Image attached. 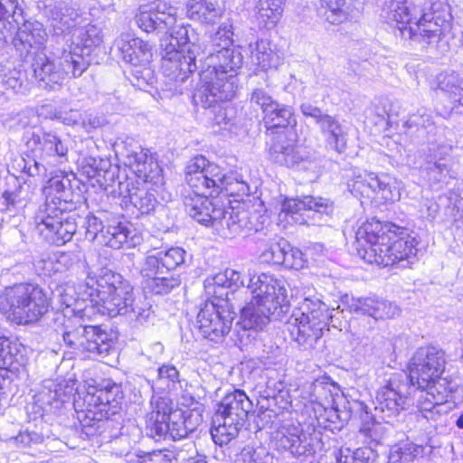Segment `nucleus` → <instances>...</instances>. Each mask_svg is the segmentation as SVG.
<instances>
[{"label": "nucleus", "instance_id": "obj_1", "mask_svg": "<svg viewBox=\"0 0 463 463\" xmlns=\"http://www.w3.org/2000/svg\"><path fill=\"white\" fill-rule=\"evenodd\" d=\"M177 8L165 0H155L140 5L135 16L137 25L146 33H168L177 49L194 50L200 55V83L193 101L204 109L230 100L235 94L236 72L242 65V55L233 46V26L222 23L216 31H209L203 39L189 24L175 25Z\"/></svg>", "mask_w": 463, "mask_h": 463}, {"label": "nucleus", "instance_id": "obj_2", "mask_svg": "<svg viewBox=\"0 0 463 463\" xmlns=\"http://www.w3.org/2000/svg\"><path fill=\"white\" fill-rule=\"evenodd\" d=\"M185 180L193 189L184 197L185 212L198 223L213 226L215 230L222 208L217 206L209 196L226 195L243 197L250 194V186L241 174L225 171L210 162L203 156L192 158L185 167Z\"/></svg>", "mask_w": 463, "mask_h": 463}, {"label": "nucleus", "instance_id": "obj_3", "mask_svg": "<svg viewBox=\"0 0 463 463\" xmlns=\"http://www.w3.org/2000/svg\"><path fill=\"white\" fill-rule=\"evenodd\" d=\"M87 269L85 281L79 285V295L83 300L100 303L102 312L112 317L126 316L140 326L154 322L152 305L137 302L132 285L122 275L112 270H102L96 276L89 267Z\"/></svg>", "mask_w": 463, "mask_h": 463}, {"label": "nucleus", "instance_id": "obj_4", "mask_svg": "<svg viewBox=\"0 0 463 463\" xmlns=\"http://www.w3.org/2000/svg\"><path fill=\"white\" fill-rule=\"evenodd\" d=\"M354 238L359 256L368 263L408 268L417 259L415 238L392 223L366 221L356 230Z\"/></svg>", "mask_w": 463, "mask_h": 463}, {"label": "nucleus", "instance_id": "obj_5", "mask_svg": "<svg viewBox=\"0 0 463 463\" xmlns=\"http://www.w3.org/2000/svg\"><path fill=\"white\" fill-rule=\"evenodd\" d=\"M44 193L45 202L38 206L33 217L34 230L46 242L62 246L71 241L80 219L74 212L76 203L71 181L65 176L52 177Z\"/></svg>", "mask_w": 463, "mask_h": 463}, {"label": "nucleus", "instance_id": "obj_6", "mask_svg": "<svg viewBox=\"0 0 463 463\" xmlns=\"http://www.w3.org/2000/svg\"><path fill=\"white\" fill-rule=\"evenodd\" d=\"M252 298L241 309L240 324L245 330H261L270 320H281L289 310L286 281L261 273L249 279Z\"/></svg>", "mask_w": 463, "mask_h": 463}, {"label": "nucleus", "instance_id": "obj_7", "mask_svg": "<svg viewBox=\"0 0 463 463\" xmlns=\"http://www.w3.org/2000/svg\"><path fill=\"white\" fill-rule=\"evenodd\" d=\"M50 305L46 291L37 284L16 283L0 294V312L19 325L39 321Z\"/></svg>", "mask_w": 463, "mask_h": 463}, {"label": "nucleus", "instance_id": "obj_8", "mask_svg": "<svg viewBox=\"0 0 463 463\" xmlns=\"http://www.w3.org/2000/svg\"><path fill=\"white\" fill-rule=\"evenodd\" d=\"M332 320V312L325 303L319 299L305 298L288 318L286 328L295 342L305 349H310L322 337L323 330Z\"/></svg>", "mask_w": 463, "mask_h": 463}, {"label": "nucleus", "instance_id": "obj_9", "mask_svg": "<svg viewBox=\"0 0 463 463\" xmlns=\"http://www.w3.org/2000/svg\"><path fill=\"white\" fill-rule=\"evenodd\" d=\"M185 255V250L180 247L148 254L140 269L145 288L154 294L165 295L179 287V276L171 272L184 263Z\"/></svg>", "mask_w": 463, "mask_h": 463}, {"label": "nucleus", "instance_id": "obj_10", "mask_svg": "<svg viewBox=\"0 0 463 463\" xmlns=\"http://www.w3.org/2000/svg\"><path fill=\"white\" fill-rule=\"evenodd\" d=\"M252 402L242 390L226 394L213 418L211 435L215 444H228L247 420Z\"/></svg>", "mask_w": 463, "mask_h": 463}, {"label": "nucleus", "instance_id": "obj_11", "mask_svg": "<svg viewBox=\"0 0 463 463\" xmlns=\"http://www.w3.org/2000/svg\"><path fill=\"white\" fill-rule=\"evenodd\" d=\"M420 18L415 27H402V34L420 48H435L441 40L443 24L450 18V7L441 0H417Z\"/></svg>", "mask_w": 463, "mask_h": 463}, {"label": "nucleus", "instance_id": "obj_12", "mask_svg": "<svg viewBox=\"0 0 463 463\" xmlns=\"http://www.w3.org/2000/svg\"><path fill=\"white\" fill-rule=\"evenodd\" d=\"M62 326L63 341L74 351L87 352L100 359L115 352L111 335L100 326H84L79 317L64 319Z\"/></svg>", "mask_w": 463, "mask_h": 463}, {"label": "nucleus", "instance_id": "obj_13", "mask_svg": "<svg viewBox=\"0 0 463 463\" xmlns=\"http://www.w3.org/2000/svg\"><path fill=\"white\" fill-rule=\"evenodd\" d=\"M89 66V61L75 52L63 53L57 61L40 52L32 63L35 78L51 90L61 86L66 79L80 77Z\"/></svg>", "mask_w": 463, "mask_h": 463}, {"label": "nucleus", "instance_id": "obj_14", "mask_svg": "<svg viewBox=\"0 0 463 463\" xmlns=\"http://www.w3.org/2000/svg\"><path fill=\"white\" fill-rule=\"evenodd\" d=\"M445 364V354L441 349L432 345L418 348L409 364L411 384L420 390H433L435 383L444 372Z\"/></svg>", "mask_w": 463, "mask_h": 463}, {"label": "nucleus", "instance_id": "obj_15", "mask_svg": "<svg viewBox=\"0 0 463 463\" xmlns=\"http://www.w3.org/2000/svg\"><path fill=\"white\" fill-rule=\"evenodd\" d=\"M146 428L154 439L173 440L186 438L189 433L184 419V411L173 409L169 400L158 398L146 420Z\"/></svg>", "mask_w": 463, "mask_h": 463}, {"label": "nucleus", "instance_id": "obj_16", "mask_svg": "<svg viewBox=\"0 0 463 463\" xmlns=\"http://www.w3.org/2000/svg\"><path fill=\"white\" fill-rule=\"evenodd\" d=\"M24 139L27 148L33 154V160L25 162L24 165V170L31 176L45 175L46 166L42 161L47 157L66 159L68 145L54 133H44L41 137L34 131H27Z\"/></svg>", "mask_w": 463, "mask_h": 463}, {"label": "nucleus", "instance_id": "obj_17", "mask_svg": "<svg viewBox=\"0 0 463 463\" xmlns=\"http://www.w3.org/2000/svg\"><path fill=\"white\" fill-rule=\"evenodd\" d=\"M160 47L162 73L170 82L183 83L198 69L196 61L200 55H196L194 50L186 52L184 49H177L168 38L161 39Z\"/></svg>", "mask_w": 463, "mask_h": 463}, {"label": "nucleus", "instance_id": "obj_18", "mask_svg": "<svg viewBox=\"0 0 463 463\" xmlns=\"http://www.w3.org/2000/svg\"><path fill=\"white\" fill-rule=\"evenodd\" d=\"M275 445L278 449L288 451L300 463H313L317 441L300 426L290 424L278 430Z\"/></svg>", "mask_w": 463, "mask_h": 463}, {"label": "nucleus", "instance_id": "obj_19", "mask_svg": "<svg viewBox=\"0 0 463 463\" xmlns=\"http://www.w3.org/2000/svg\"><path fill=\"white\" fill-rule=\"evenodd\" d=\"M235 313L225 306L205 302L197 315L201 335L218 343L230 332Z\"/></svg>", "mask_w": 463, "mask_h": 463}, {"label": "nucleus", "instance_id": "obj_20", "mask_svg": "<svg viewBox=\"0 0 463 463\" xmlns=\"http://www.w3.org/2000/svg\"><path fill=\"white\" fill-rule=\"evenodd\" d=\"M335 210L334 202L329 198L320 196H304L298 198H285L281 204V212L290 215L298 224H310L308 219L313 215H330ZM311 224H317L314 221Z\"/></svg>", "mask_w": 463, "mask_h": 463}, {"label": "nucleus", "instance_id": "obj_21", "mask_svg": "<svg viewBox=\"0 0 463 463\" xmlns=\"http://www.w3.org/2000/svg\"><path fill=\"white\" fill-rule=\"evenodd\" d=\"M410 386L401 383L396 377L380 388L375 396V411L383 413V420H387L407 410L411 405Z\"/></svg>", "mask_w": 463, "mask_h": 463}, {"label": "nucleus", "instance_id": "obj_22", "mask_svg": "<svg viewBox=\"0 0 463 463\" xmlns=\"http://www.w3.org/2000/svg\"><path fill=\"white\" fill-rule=\"evenodd\" d=\"M269 156L272 161L288 167H297L308 161V153L301 146H297V134L295 131H277L272 137L269 147Z\"/></svg>", "mask_w": 463, "mask_h": 463}, {"label": "nucleus", "instance_id": "obj_23", "mask_svg": "<svg viewBox=\"0 0 463 463\" xmlns=\"http://www.w3.org/2000/svg\"><path fill=\"white\" fill-rule=\"evenodd\" d=\"M260 216L256 212L244 208H232L231 211L222 209V217L218 222L216 231L225 238H232L241 234L244 236L250 232H258L262 229Z\"/></svg>", "mask_w": 463, "mask_h": 463}, {"label": "nucleus", "instance_id": "obj_24", "mask_svg": "<svg viewBox=\"0 0 463 463\" xmlns=\"http://www.w3.org/2000/svg\"><path fill=\"white\" fill-rule=\"evenodd\" d=\"M354 192L376 203H387L395 200V187L392 177L365 173L355 178L352 184Z\"/></svg>", "mask_w": 463, "mask_h": 463}, {"label": "nucleus", "instance_id": "obj_25", "mask_svg": "<svg viewBox=\"0 0 463 463\" xmlns=\"http://www.w3.org/2000/svg\"><path fill=\"white\" fill-rule=\"evenodd\" d=\"M85 225L88 234L93 239L99 237L102 243L108 247L120 249L124 244H128L129 247L135 244L134 237H130L131 232L122 222H113L105 226L99 217L88 214Z\"/></svg>", "mask_w": 463, "mask_h": 463}, {"label": "nucleus", "instance_id": "obj_26", "mask_svg": "<svg viewBox=\"0 0 463 463\" xmlns=\"http://www.w3.org/2000/svg\"><path fill=\"white\" fill-rule=\"evenodd\" d=\"M124 399L121 385L107 382L93 393H88L86 401L106 417L115 415L120 409Z\"/></svg>", "mask_w": 463, "mask_h": 463}, {"label": "nucleus", "instance_id": "obj_27", "mask_svg": "<svg viewBox=\"0 0 463 463\" xmlns=\"http://www.w3.org/2000/svg\"><path fill=\"white\" fill-rule=\"evenodd\" d=\"M114 46L121 58L135 67L146 66L151 60V45L139 38H130L128 34H121L114 42Z\"/></svg>", "mask_w": 463, "mask_h": 463}, {"label": "nucleus", "instance_id": "obj_28", "mask_svg": "<svg viewBox=\"0 0 463 463\" xmlns=\"http://www.w3.org/2000/svg\"><path fill=\"white\" fill-rule=\"evenodd\" d=\"M350 312L366 315L374 319H389L400 314V308L395 304L375 298H351L347 301Z\"/></svg>", "mask_w": 463, "mask_h": 463}, {"label": "nucleus", "instance_id": "obj_29", "mask_svg": "<svg viewBox=\"0 0 463 463\" xmlns=\"http://www.w3.org/2000/svg\"><path fill=\"white\" fill-rule=\"evenodd\" d=\"M14 33L12 43L21 56L28 54L32 48L42 45L47 36L43 24L38 21L24 20Z\"/></svg>", "mask_w": 463, "mask_h": 463}, {"label": "nucleus", "instance_id": "obj_30", "mask_svg": "<svg viewBox=\"0 0 463 463\" xmlns=\"http://www.w3.org/2000/svg\"><path fill=\"white\" fill-rule=\"evenodd\" d=\"M263 123L269 134L275 137L277 131H293L289 127H295L297 119L291 107L277 102L263 115Z\"/></svg>", "mask_w": 463, "mask_h": 463}, {"label": "nucleus", "instance_id": "obj_31", "mask_svg": "<svg viewBox=\"0 0 463 463\" xmlns=\"http://www.w3.org/2000/svg\"><path fill=\"white\" fill-rule=\"evenodd\" d=\"M24 19V10L17 0H0V39L11 38Z\"/></svg>", "mask_w": 463, "mask_h": 463}, {"label": "nucleus", "instance_id": "obj_32", "mask_svg": "<svg viewBox=\"0 0 463 463\" xmlns=\"http://www.w3.org/2000/svg\"><path fill=\"white\" fill-rule=\"evenodd\" d=\"M321 134L325 137L326 146L337 152L344 153L347 146V131L336 118L327 115L318 124Z\"/></svg>", "mask_w": 463, "mask_h": 463}, {"label": "nucleus", "instance_id": "obj_33", "mask_svg": "<svg viewBox=\"0 0 463 463\" xmlns=\"http://www.w3.org/2000/svg\"><path fill=\"white\" fill-rule=\"evenodd\" d=\"M412 5L413 6L411 9L407 5L406 0H389L383 8L385 17L390 21L397 23L402 38L404 37L402 34V27H413L411 25L412 21L416 20L418 22L420 18V14L417 13L419 12L417 0Z\"/></svg>", "mask_w": 463, "mask_h": 463}, {"label": "nucleus", "instance_id": "obj_34", "mask_svg": "<svg viewBox=\"0 0 463 463\" xmlns=\"http://www.w3.org/2000/svg\"><path fill=\"white\" fill-rule=\"evenodd\" d=\"M286 0H259L254 6V17L259 26L272 29L280 21Z\"/></svg>", "mask_w": 463, "mask_h": 463}, {"label": "nucleus", "instance_id": "obj_35", "mask_svg": "<svg viewBox=\"0 0 463 463\" xmlns=\"http://www.w3.org/2000/svg\"><path fill=\"white\" fill-rule=\"evenodd\" d=\"M187 14L192 20L213 24L222 16L223 11L217 0H189Z\"/></svg>", "mask_w": 463, "mask_h": 463}, {"label": "nucleus", "instance_id": "obj_36", "mask_svg": "<svg viewBox=\"0 0 463 463\" xmlns=\"http://www.w3.org/2000/svg\"><path fill=\"white\" fill-rule=\"evenodd\" d=\"M51 438V430L48 424L41 420L33 426H28L22 430L17 436L12 439L14 442L23 448H31L43 443Z\"/></svg>", "mask_w": 463, "mask_h": 463}, {"label": "nucleus", "instance_id": "obj_37", "mask_svg": "<svg viewBox=\"0 0 463 463\" xmlns=\"http://www.w3.org/2000/svg\"><path fill=\"white\" fill-rule=\"evenodd\" d=\"M51 15L57 33H71L77 26L78 11L64 2L56 5L51 10Z\"/></svg>", "mask_w": 463, "mask_h": 463}, {"label": "nucleus", "instance_id": "obj_38", "mask_svg": "<svg viewBox=\"0 0 463 463\" xmlns=\"http://www.w3.org/2000/svg\"><path fill=\"white\" fill-rule=\"evenodd\" d=\"M250 44L251 58L256 64L262 70H268L272 67H278L280 63L279 53L272 49V44L269 40H258L254 47Z\"/></svg>", "mask_w": 463, "mask_h": 463}, {"label": "nucleus", "instance_id": "obj_39", "mask_svg": "<svg viewBox=\"0 0 463 463\" xmlns=\"http://www.w3.org/2000/svg\"><path fill=\"white\" fill-rule=\"evenodd\" d=\"M427 390L428 392L419 398V412L427 420H436L437 417L444 412V397L440 394L436 396L432 390Z\"/></svg>", "mask_w": 463, "mask_h": 463}, {"label": "nucleus", "instance_id": "obj_40", "mask_svg": "<svg viewBox=\"0 0 463 463\" xmlns=\"http://www.w3.org/2000/svg\"><path fill=\"white\" fill-rule=\"evenodd\" d=\"M20 345L0 335V369L16 370L21 364L23 355L19 353Z\"/></svg>", "mask_w": 463, "mask_h": 463}, {"label": "nucleus", "instance_id": "obj_41", "mask_svg": "<svg viewBox=\"0 0 463 463\" xmlns=\"http://www.w3.org/2000/svg\"><path fill=\"white\" fill-rule=\"evenodd\" d=\"M288 248V242L283 239L269 240L260 250V260L267 264L281 265L285 260V250Z\"/></svg>", "mask_w": 463, "mask_h": 463}, {"label": "nucleus", "instance_id": "obj_42", "mask_svg": "<svg viewBox=\"0 0 463 463\" xmlns=\"http://www.w3.org/2000/svg\"><path fill=\"white\" fill-rule=\"evenodd\" d=\"M325 9L324 16L332 24H339L347 20L350 5L347 0H321Z\"/></svg>", "mask_w": 463, "mask_h": 463}, {"label": "nucleus", "instance_id": "obj_43", "mask_svg": "<svg viewBox=\"0 0 463 463\" xmlns=\"http://www.w3.org/2000/svg\"><path fill=\"white\" fill-rule=\"evenodd\" d=\"M128 196L129 202L141 214H147L152 212L157 203L154 194L144 188H128Z\"/></svg>", "mask_w": 463, "mask_h": 463}, {"label": "nucleus", "instance_id": "obj_44", "mask_svg": "<svg viewBox=\"0 0 463 463\" xmlns=\"http://www.w3.org/2000/svg\"><path fill=\"white\" fill-rule=\"evenodd\" d=\"M439 88L449 94L453 102L463 105V80L455 73L446 74L439 81Z\"/></svg>", "mask_w": 463, "mask_h": 463}, {"label": "nucleus", "instance_id": "obj_45", "mask_svg": "<svg viewBox=\"0 0 463 463\" xmlns=\"http://www.w3.org/2000/svg\"><path fill=\"white\" fill-rule=\"evenodd\" d=\"M0 77L3 86L14 92H24L28 90L30 83L24 71L14 68L1 74Z\"/></svg>", "mask_w": 463, "mask_h": 463}, {"label": "nucleus", "instance_id": "obj_46", "mask_svg": "<svg viewBox=\"0 0 463 463\" xmlns=\"http://www.w3.org/2000/svg\"><path fill=\"white\" fill-rule=\"evenodd\" d=\"M206 293L214 298V300L209 301L213 304L225 306L230 308L229 294L232 293L225 283L217 284L216 275L211 279H207L204 283Z\"/></svg>", "mask_w": 463, "mask_h": 463}, {"label": "nucleus", "instance_id": "obj_47", "mask_svg": "<svg viewBox=\"0 0 463 463\" xmlns=\"http://www.w3.org/2000/svg\"><path fill=\"white\" fill-rule=\"evenodd\" d=\"M39 263H43V270L45 274L52 272H61L62 270L69 269L73 264V258L71 254L61 252L54 254L53 257H49L47 260H42Z\"/></svg>", "mask_w": 463, "mask_h": 463}, {"label": "nucleus", "instance_id": "obj_48", "mask_svg": "<svg viewBox=\"0 0 463 463\" xmlns=\"http://www.w3.org/2000/svg\"><path fill=\"white\" fill-rule=\"evenodd\" d=\"M250 279H252V277L241 276L240 272L232 269H227L223 272L216 274L217 284L225 283L232 293L241 287L246 286L248 288Z\"/></svg>", "mask_w": 463, "mask_h": 463}, {"label": "nucleus", "instance_id": "obj_49", "mask_svg": "<svg viewBox=\"0 0 463 463\" xmlns=\"http://www.w3.org/2000/svg\"><path fill=\"white\" fill-rule=\"evenodd\" d=\"M417 452V448L413 444H397L390 449L388 463H410Z\"/></svg>", "mask_w": 463, "mask_h": 463}, {"label": "nucleus", "instance_id": "obj_50", "mask_svg": "<svg viewBox=\"0 0 463 463\" xmlns=\"http://www.w3.org/2000/svg\"><path fill=\"white\" fill-rule=\"evenodd\" d=\"M77 33L78 45L85 48L98 46L102 43L101 31L96 25L89 24L75 30Z\"/></svg>", "mask_w": 463, "mask_h": 463}, {"label": "nucleus", "instance_id": "obj_51", "mask_svg": "<svg viewBox=\"0 0 463 463\" xmlns=\"http://www.w3.org/2000/svg\"><path fill=\"white\" fill-rule=\"evenodd\" d=\"M126 164H128L129 167L133 168L135 172L139 173L140 175L144 174V176L146 177V165L147 161V154L143 148L137 146L131 150L126 149Z\"/></svg>", "mask_w": 463, "mask_h": 463}, {"label": "nucleus", "instance_id": "obj_52", "mask_svg": "<svg viewBox=\"0 0 463 463\" xmlns=\"http://www.w3.org/2000/svg\"><path fill=\"white\" fill-rule=\"evenodd\" d=\"M305 254L298 248L292 247L288 243V248L285 250V260L281 263L286 269H301L307 264Z\"/></svg>", "mask_w": 463, "mask_h": 463}, {"label": "nucleus", "instance_id": "obj_53", "mask_svg": "<svg viewBox=\"0 0 463 463\" xmlns=\"http://www.w3.org/2000/svg\"><path fill=\"white\" fill-rule=\"evenodd\" d=\"M425 170L429 179L435 183L446 182L447 178L450 177V169L445 163H429Z\"/></svg>", "mask_w": 463, "mask_h": 463}, {"label": "nucleus", "instance_id": "obj_54", "mask_svg": "<svg viewBox=\"0 0 463 463\" xmlns=\"http://www.w3.org/2000/svg\"><path fill=\"white\" fill-rule=\"evenodd\" d=\"M272 457L263 449L244 448L241 451L242 463H272Z\"/></svg>", "mask_w": 463, "mask_h": 463}, {"label": "nucleus", "instance_id": "obj_55", "mask_svg": "<svg viewBox=\"0 0 463 463\" xmlns=\"http://www.w3.org/2000/svg\"><path fill=\"white\" fill-rule=\"evenodd\" d=\"M432 125L431 117L425 112L420 111L411 114L404 122L405 128L408 129H415L416 131H419L421 128H429L432 127Z\"/></svg>", "mask_w": 463, "mask_h": 463}, {"label": "nucleus", "instance_id": "obj_56", "mask_svg": "<svg viewBox=\"0 0 463 463\" xmlns=\"http://www.w3.org/2000/svg\"><path fill=\"white\" fill-rule=\"evenodd\" d=\"M250 100L260 107L263 115L268 111V109H272V107L278 102L273 99L265 89L262 88H256L253 90Z\"/></svg>", "mask_w": 463, "mask_h": 463}, {"label": "nucleus", "instance_id": "obj_57", "mask_svg": "<svg viewBox=\"0 0 463 463\" xmlns=\"http://www.w3.org/2000/svg\"><path fill=\"white\" fill-rule=\"evenodd\" d=\"M158 381L165 382L167 388H170V384L174 387L179 382V372L175 366L163 365L158 369Z\"/></svg>", "mask_w": 463, "mask_h": 463}, {"label": "nucleus", "instance_id": "obj_58", "mask_svg": "<svg viewBox=\"0 0 463 463\" xmlns=\"http://www.w3.org/2000/svg\"><path fill=\"white\" fill-rule=\"evenodd\" d=\"M22 187H16L14 191H5L2 194V210L8 211L11 206L14 207L21 203Z\"/></svg>", "mask_w": 463, "mask_h": 463}, {"label": "nucleus", "instance_id": "obj_59", "mask_svg": "<svg viewBox=\"0 0 463 463\" xmlns=\"http://www.w3.org/2000/svg\"><path fill=\"white\" fill-rule=\"evenodd\" d=\"M52 118L68 126H75L80 123L81 115L76 109H71L70 111H55Z\"/></svg>", "mask_w": 463, "mask_h": 463}, {"label": "nucleus", "instance_id": "obj_60", "mask_svg": "<svg viewBox=\"0 0 463 463\" xmlns=\"http://www.w3.org/2000/svg\"><path fill=\"white\" fill-rule=\"evenodd\" d=\"M376 454L370 448H359L351 450V459L354 463H371L375 460Z\"/></svg>", "mask_w": 463, "mask_h": 463}, {"label": "nucleus", "instance_id": "obj_61", "mask_svg": "<svg viewBox=\"0 0 463 463\" xmlns=\"http://www.w3.org/2000/svg\"><path fill=\"white\" fill-rule=\"evenodd\" d=\"M175 458L171 451H154L142 460V463H174Z\"/></svg>", "mask_w": 463, "mask_h": 463}, {"label": "nucleus", "instance_id": "obj_62", "mask_svg": "<svg viewBox=\"0 0 463 463\" xmlns=\"http://www.w3.org/2000/svg\"><path fill=\"white\" fill-rule=\"evenodd\" d=\"M300 111L306 117H310L315 119L318 125L328 114H326L322 109L317 106L310 104L309 102H304L300 105Z\"/></svg>", "mask_w": 463, "mask_h": 463}, {"label": "nucleus", "instance_id": "obj_63", "mask_svg": "<svg viewBox=\"0 0 463 463\" xmlns=\"http://www.w3.org/2000/svg\"><path fill=\"white\" fill-rule=\"evenodd\" d=\"M184 419H185V426L189 434L194 432L203 421L202 414L196 410L184 411Z\"/></svg>", "mask_w": 463, "mask_h": 463}, {"label": "nucleus", "instance_id": "obj_64", "mask_svg": "<svg viewBox=\"0 0 463 463\" xmlns=\"http://www.w3.org/2000/svg\"><path fill=\"white\" fill-rule=\"evenodd\" d=\"M106 122V119L102 116L99 115H89L83 119V127L89 131L90 128H98L102 127Z\"/></svg>", "mask_w": 463, "mask_h": 463}]
</instances>
